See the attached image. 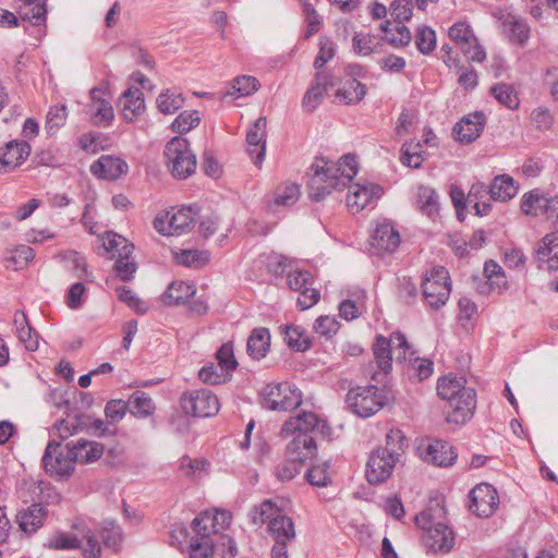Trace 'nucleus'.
Wrapping results in <instances>:
<instances>
[{
    "label": "nucleus",
    "instance_id": "obj_43",
    "mask_svg": "<svg viewBox=\"0 0 558 558\" xmlns=\"http://www.w3.org/2000/svg\"><path fill=\"white\" fill-rule=\"evenodd\" d=\"M104 246L110 253L111 258H119V256L130 257L134 250L132 243L117 233H108L104 241Z\"/></svg>",
    "mask_w": 558,
    "mask_h": 558
},
{
    "label": "nucleus",
    "instance_id": "obj_54",
    "mask_svg": "<svg viewBox=\"0 0 558 558\" xmlns=\"http://www.w3.org/2000/svg\"><path fill=\"white\" fill-rule=\"evenodd\" d=\"M302 463L288 458L278 463L275 468V475L280 482H288L295 477L300 473Z\"/></svg>",
    "mask_w": 558,
    "mask_h": 558
},
{
    "label": "nucleus",
    "instance_id": "obj_45",
    "mask_svg": "<svg viewBox=\"0 0 558 558\" xmlns=\"http://www.w3.org/2000/svg\"><path fill=\"white\" fill-rule=\"evenodd\" d=\"M417 204L420 209L429 217L437 214L439 208L438 195L436 191L429 186L421 185L417 189Z\"/></svg>",
    "mask_w": 558,
    "mask_h": 558
},
{
    "label": "nucleus",
    "instance_id": "obj_60",
    "mask_svg": "<svg viewBox=\"0 0 558 558\" xmlns=\"http://www.w3.org/2000/svg\"><path fill=\"white\" fill-rule=\"evenodd\" d=\"M101 536L106 546L118 550L122 541V532L113 521L105 522Z\"/></svg>",
    "mask_w": 558,
    "mask_h": 558
},
{
    "label": "nucleus",
    "instance_id": "obj_53",
    "mask_svg": "<svg viewBox=\"0 0 558 558\" xmlns=\"http://www.w3.org/2000/svg\"><path fill=\"white\" fill-rule=\"evenodd\" d=\"M201 122L198 111H183L172 122V130L178 133H187Z\"/></svg>",
    "mask_w": 558,
    "mask_h": 558
},
{
    "label": "nucleus",
    "instance_id": "obj_10",
    "mask_svg": "<svg viewBox=\"0 0 558 558\" xmlns=\"http://www.w3.org/2000/svg\"><path fill=\"white\" fill-rule=\"evenodd\" d=\"M345 402L353 413L368 417L385 405L386 398L376 386L372 385L351 389L347 395Z\"/></svg>",
    "mask_w": 558,
    "mask_h": 558
},
{
    "label": "nucleus",
    "instance_id": "obj_38",
    "mask_svg": "<svg viewBox=\"0 0 558 558\" xmlns=\"http://www.w3.org/2000/svg\"><path fill=\"white\" fill-rule=\"evenodd\" d=\"M270 347V335L266 328H256L247 339V353L255 360L264 357Z\"/></svg>",
    "mask_w": 558,
    "mask_h": 558
},
{
    "label": "nucleus",
    "instance_id": "obj_5",
    "mask_svg": "<svg viewBox=\"0 0 558 558\" xmlns=\"http://www.w3.org/2000/svg\"><path fill=\"white\" fill-rule=\"evenodd\" d=\"M167 166L177 179H186L196 169V156L185 138L173 137L165 148Z\"/></svg>",
    "mask_w": 558,
    "mask_h": 558
},
{
    "label": "nucleus",
    "instance_id": "obj_42",
    "mask_svg": "<svg viewBox=\"0 0 558 558\" xmlns=\"http://www.w3.org/2000/svg\"><path fill=\"white\" fill-rule=\"evenodd\" d=\"M231 373L220 364L208 362L198 371V378L206 385H221L231 379Z\"/></svg>",
    "mask_w": 558,
    "mask_h": 558
},
{
    "label": "nucleus",
    "instance_id": "obj_2",
    "mask_svg": "<svg viewBox=\"0 0 558 558\" xmlns=\"http://www.w3.org/2000/svg\"><path fill=\"white\" fill-rule=\"evenodd\" d=\"M465 384L464 377L447 376L438 380V396L447 400L450 408L447 414L448 423L465 424L473 417L476 408V392Z\"/></svg>",
    "mask_w": 558,
    "mask_h": 558
},
{
    "label": "nucleus",
    "instance_id": "obj_25",
    "mask_svg": "<svg viewBox=\"0 0 558 558\" xmlns=\"http://www.w3.org/2000/svg\"><path fill=\"white\" fill-rule=\"evenodd\" d=\"M292 436L293 438L286 447V457L303 464L316 454L317 447L314 436L305 434H294Z\"/></svg>",
    "mask_w": 558,
    "mask_h": 558
},
{
    "label": "nucleus",
    "instance_id": "obj_6",
    "mask_svg": "<svg viewBox=\"0 0 558 558\" xmlns=\"http://www.w3.org/2000/svg\"><path fill=\"white\" fill-rule=\"evenodd\" d=\"M263 407L271 411H290L302 404V393L292 384H268L262 391Z\"/></svg>",
    "mask_w": 558,
    "mask_h": 558
},
{
    "label": "nucleus",
    "instance_id": "obj_41",
    "mask_svg": "<svg viewBox=\"0 0 558 558\" xmlns=\"http://www.w3.org/2000/svg\"><path fill=\"white\" fill-rule=\"evenodd\" d=\"M130 412L141 418L150 416L155 412L153 399L144 391H134L128 400Z\"/></svg>",
    "mask_w": 558,
    "mask_h": 558
},
{
    "label": "nucleus",
    "instance_id": "obj_58",
    "mask_svg": "<svg viewBox=\"0 0 558 558\" xmlns=\"http://www.w3.org/2000/svg\"><path fill=\"white\" fill-rule=\"evenodd\" d=\"M413 355L414 352L410 349L407 354V360H409L414 374L420 378V380L429 377L433 373V362L425 359L413 357Z\"/></svg>",
    "mask_w": 558,
    "mask_h": 558
},
{
    "label": "nucleus",
    "instance_id": "obj_52",
    "mask_svg": "<svg viewBox=\"0 0 558 558\" xmlns=\"http://www.w3.org/2000/svg\"><path fill=\"white\" fill-rule=\"evenodd\" d=\"M330 465L328 462L314 465L306 473V480L313 486L326 487L331 482V475L329 473Z\"/></svg>",
    "mask_w": 558,
    "mask_h": 558
},
{
    "label": "nucleus",
    "instance_id": "obj_51",
    "mask_svg": "<svg viewBox=\"0 0 558 558\" xmlns=\"http://www.w3.org/2000/svg\"><path fill=\"white\" fill-rule=\"evenodd\" d=\"M545 204L546 197L544 195H541L537 191H531L523 195L521 209L527 216H537Z\"/></svg>",
    "mask_w": 558,
    "mask_h": 558
},
{
    "label": "nucleus",
    "instance_id": "obj_19",
    "mask_svg": "<svg viewBox=\"0 0 558 558\" xmlns=\"http://www.w3.org/2000/svg\"><path fill=\"white\" fill-rule=\"evenodd\" d=\"M397 462L389 457H385L383 451H372L367 464L365 476L369 484H379L387 481L396 466Z\"/></svg>",
    "mask_w": 558,
    "mask_h": 558
},
{
    "label": "nucleus",
    "instance_id": "obj_7",
    "mask_svg": "<svg viewBox=\"0 0 558 558\" xmlns=\"http://www.w3.org/2000/svg\"><path fill=\"white\" fill-rule=\"evenodd\" d=\"M197 213L192 207L159 213L154 219V228L162 235H181L190 232L196 222Z\"/></svg>",
    "mask_w": 558,
    "mask_h": 558
},
{
    "label": "nucleus",
    "instance_id": "obj_49",
    "mask_svg": "<svg viewBox=\"0 0 558 558\" xmlns=\"http://www.w3.org/2000/svg\"><path fill=\"white\" fill-rule=\"evenodd\" d=\"M177 263L186 267L201 268L209 259L206 252L198 250H183L175 254Z\"/></svg>",
    "mask_w": 558,
    "mask_h": 558
},
{
    "label": "nucleus",
    "instance_id": "obj_16",
    "mask_svg": "<svg viewBox=\"0 0 558 558\" xmlns=\"http://www.w3.org/2000/svg\"><path fill=\"white\" fill-rule=\"evenodd\" d=\"M424 461L437 466H450L456 461L458 453L449 442L440 439L429 441L425 448H421Z\"/></svg>",
    "mask_w": 558,
    "mask_h": 558
},
{
    "label": "nucleus",
    "instance_id": "obj_20",
    "mask_svg": "<svg viewBox=\"0 0 558 558\" xmlns=\"http://www.w3.org/2000/svg\"><path fill=\"white\" fill-rule=\"evenodd\" d=\"M337 78L327 72H317L314 84L305 93L302 107L306 112H312L320 104L324 94L330 87L337 85Z\"/></svg>",
    "mask_w": 558,
    "mask_h": 558
},
{
    "label": "nucleus",
    "instance_id": "obj_21",
    "mask_svg": "<svg viewBox=\"0 0 558 558\" xmlns=\"http://www.w3.org/2000/svg\"><path fill=\"white\" fill-rule=\"evenodd\" d=\"M485 125V114L476 111L463 117L453 128V134L458 142L470 144L480 137Z\"/></svg>",
    "mask_w": 558,
    "mask_h": 558
},
{
    "label": "nucleus",
    "instance_id": "obj_11",
    "mask_svg": "<svg viewBox=\"0 0 558 558\" xmlns=\"http://www.w3.org/2000/svg\"><path fill=\"white\" fill-rule=\"evenodd\" d=\"M180 404L185 414L197 417L213 416L220 407L217 396L203 388L184 392Z\"/></svg>",
    "mask_w": 558,
    "mask_h": 558
},
{
    "label": "nucleus",
    "instance_id": "obj_13",
    "mask_svg": "<svg viewBox=\"0 0 558 558\" xmlns=\"http://www.w3.org/2000/svg\"><path fill=\"white\" fill-rule=\"evenodd\" d=\"M85 427H92L99 436L108 433V426L102 420L95 418L92 421L89 416L84 414H76L73 417L68 415L66 418H61L53 425V429L62 440Z\"/></svg>",
    "mask_w": 558,
    "mask_h": 558
},
{
    "label": "nucleus",
    "instance_id": "obj_22",
    "mask_svg": "<svg viewBox=\"0 0 558 558\" xmlns=\"http://www.w3.org/2000/svg\"><path fill=\"white\" fill-rule=\"evenodd\" d=\"M535 258L538 268L558 269V232L548 233L538 242Z\"/></svg>",
    "mask_w": 558,
    "mask_h": 558
},
{
    "label": "nucleus",
    "instance_id": "obj_30",
    "mask_svg": "<svg viewBox=\"0 0 558 558\" xmlns=\"http://www.w3.org/2000/svg\"><path fill=\"white\" fill-rule=\"evenodd\" d=\"M46 519V510L40 504H33L19 511L16 520L20 529L26 534L35 533L43 526Z\"/></svg>",
    "mask_w": 558,
    "mask_h": 558
},
{
    "label": "nucleus",
    "instance_id": "obj_4",
    "mask_svg": "<svg viewBox=\"0 0 558 558\" xmlns=\"http://www.w3.org/2000/svg\"><path fill=\"white\" fill-rule=\"evenodd\" d=\"M416 524L424 531L423 542L434 551L447 553L454 544L452 530L441 521H435L430 511H423L415 518Z\"/></svg>",
    "mask_w": 558,
    "mask_h": 558
},
{
    "label": "nucleus",
    "instance_id": "obj_39",
    "mask_svg": "<svg viewBox=\"0 0 558 558\" xmlns=\"http://www.w3.org/2000/svg\"><path fill=\"white\" fill-rule=\"evenodd\" d=\"M365 94V85L355 78L349 77L343 85L337 89L336 98L345 105H352L361 101Z\"/></svg>",
    "mask_w": 558,
    "mask_h": 558
},
{
    "label": "nucleus",
    "instance_id": "obj_24",
    "mask_svg": "<svg viewBox=\"0 0 558 558\" xmlns=\"http://www.w3.org/2000/svg\"><path fill=\"white\" fill-rule=\"evenodd\" d=\"M128 168L120 157L102 155L90 166V172L99 179L117 180L126 173Z\"/></svg>",
    "mask_w": 558,
    "mask_h": 558
},
{
    "label": "nucleus",
    "instance_id": "obj_14",
    "mask_svg": "<svg viewBox=\"0 0 558 558\" xmlns=\"http://www.w3.org/2000/svg\"><path fill=\"white\" fill-rule=\"evenodd\" d=\"M470 510L477 517L488 518L498 507L496 489L488 483L476 485L470 493Z\"/></svg>",
    "mask_w": 558,
    "mask_h": 558
},
{
    "label": "nucleus",
    "instance_id": "obj_29",
    "mask_svg": "<svg viewBox=\"0 0 558 558\" xmlns=\"http://www.w3.org/2000/svg\"><path fill=\"white\" fill-rule=\"evenodd\" d=\"M193 535L189 541V558H213L217 544L206 532L192 530Z\"/></svg>",
    "mask_w": 558,
    "mask_h": 558
},
{
    "label": "nucleus",
    "instance_id": "obj_34",
    "mask_svg": "<svg viewBox=\"0 0 558 558\" xmlns=\"http://www.w3.org/2000/svg\"><path fill=\"white\" fill-rule=\"evenodd\" d=\"M195 292L194 286L183 281H173L161 295V302L167 306L184 304Z\"/></svg>",
    "mask_w": 558,
    "mask_h": 558
},
{
    "label": "nucleus",
    "instance_id": "obj_37",
    "mask_svg": "<svg viewBox=\"0 0 558 558\" xmlns=\"http://www.w3.org/2000/svg\"><path fill=\"white\" fill-rule=\"evenodd\" d=\"M407 447L408 444L403 433L400 429H391L386 435V446L376 450L383 451L385 457H389L398 462L405 452Z\"/></svg>",
    "mask_w": 558,
    "mask_h": 558
},
{
    "label": "nucleus",
    "instance_id": "obj_64",
    "mask_svg": "<svg viewBox=\"0 0 558 558\" xmlns=\"http://www.w3.org/2000/svg\"><path fill=\"white\" fill-rule=\"evenodd\" d=\"M335 56L333 43L328 38H322L319 41V51L314 61V68L319 70Z\"/></svg>",
    "mask_w": 558,
    "mask_h": 558
},
{
    "label": "nucleus",
    "instance_id": "obj_57",
    "mask_svg": "<svg viewBox=\"0 0 558 558\" xmlns=\"http://www.w3.org/2000/svg\"><path fill=\"white\" fill-rule=\"evenodd\" d=\"M484 272L492 288L501 289L506 286V277L502 268L494 260H488L484 265Z\"/></svg>",
    "mask_w": 558,
    "mask_h": 558
},
{
    "label": "nucleus",
    "instance_id": "obj_47",
    "mask_svg": "<svg viewBox=\"0 0 558 558\" xmlns=\"http://www.w3.org/2000/svg\"><path fill=\"white\" fill-rule=\"evenodd\" d=\"M184 104L182 94L167 89L157 98V107L165 114H173Z\"/></svg>",
    "mask_w": 558,
    "mask_h": 558
},
{
    "label": "nucleus",
    "instance_id": "obj_17",
    "mask_svg": "<svg viewBox=\"0 0 558 558\" xmlns=\"http://www.w3.org/2000/svg\"><path fill=\"white\" fill-rule=\"evenodd\" d=\"M400 244V234L395 227L384 221L376 226L369 240L371 248L375 254L393 252Z\"/></svg>",
    "mask_w": 558,
    "mask_h": 558
},
{
    "label": "nucleus",
    "instance_id": "obj_23",
    "mask_svg": "<svg viewBox=\"0 0 558 558\" xmlns=\"http://www.w3.org/2000/svg\"><path fill=\"white\" fill-rule=\"evenodd\" d=\"M266 125L267 120L265 117H259L253 124V126L247 131L246 142L250 146L248 153L252 157L253 162L260 167L264 161L265 153H266Z\"/></svg>",
    "mask_w": 558,
    "mask_h": 558
},
{
    "label": "nucleus",
    "instance_id": "obj_9",
    "mask_svg": "<svg viewBox=\"0 0 558 558\" xmlns=\"http://www.w3.org/2000/svg\"><path fill=\"white\" fill-rule=\"evenodd\" d=\"M71 449L65 445V451L61 449V442L50 440L45 449L41 462L46 473L57 478L69 477L75 465Z\"/></svg>",
    "mask_w": 558,
    "mask_h": 558
},
{
    "label": "nucleus",
    "instance_id": "obj_62",
    "mask_svg": "<svg viewBox=\"0 0 558 558\" xmlns=\"http://www.w3.org/2000/svg\"><path fill=\"white\" fill-rule=\"evenodd\" d=\"M113 269L121 280L130 281L137 269V265L133 259H131V256H119V258H116Z\"/></svg>",
    "mask_w": 558,
    "mask_h": 558
},
{
    "label": "nucleus",
    "instance_id": "obj_63",
    "mask_svg": "<svg viewBox=\"0 0 558 558\" xmlns=\"http://www.w3.org/2000/svg\"><path fill=\"white\" fill-rule=\"evenodd\" d=\"M49 547L53 549H76L81 547V542L76 536L58 533L49 539Z\"/></svg>",
    "mask_w": 558,
    "mask_h": 558
},
{
    "label": "nucleus",
    "instance_id": "obj_48",
    "mask_svg": "<svg viewBox=\"0 0 558 558\" xmlns=\"http://www.w3.org/2000/svg\"><path fill=\"white\" fill-rule=\"evenodd\" d=\"M448 35L452 41H454L461 50L464 47H469L472 43H474V34L471 29L470 25L464 22L454 23L448 31Z\"/></svg>",
    "mask_w": 558,
    "mask_h": 558
},
{
    "label": "nucleus",
    "instance_id": "obj_61",
    "mask_svg": "<svg viewBox=\"0 0 558 558\" xmlns=\"http://www.w3.org/2000/svg\"><path fill=\"white\" fill-rule=\"evenodd\" d=\"M217 363L225 369L232 373L238 367V362L234 359L233 345L231 342L223 343L216 353Z\"/></svg>",
    "mask_w": 558,
    "mask_h": 558
},
{
    "label": "nucleus",
    "instance_id": "obj_44",
    "mask_svg": "<svg viewBox=\"0 0 558 558\" xmlns=\"http://www.w3.org/2000/svg\"><path fill=\"white\" fill-rule=\"evenodd\" d=\"M490 94L500 105H504L511 110L519 107V97L512 85L498 83L490 87Z\"/></svg>",
    "mask_w": 558,
    "mask_h": 558
},
{
    "label": "nucleus",
    "instance_id": "obj_3",
    "mask_svg": "<svg viewBox=\"0 0 558 558\" xmlns=\"http://www.w3.org/2000/svg\"><path fill=\"white\" fill-rule=\"evenodd\" d=\"M393 350L398 351V354L396 355V361L398 363L407 361L410 344L401 332H392L389 338L384 336L376 337L373 351L378 372L373 375V379L377 380V377L380 374L387 375L391 371Z\"/></svg>",
    "mask_w": 558,
    "mask_h": 558
},
{
    "label": "nucleus",
    "instance_id": "obj_46",
    "mask_svg": "<svg viewBox=\"0 0 558 558\" xmlns=\"http://www.w3.org/2000/svg\"><path fill=\"white\" fill-rule=\"evenodd\" d=\"M259 82L256 77L250 75L238 76L233 80L232 90L227 92L226 96L235 95L236 98L254 94L259 88Z\"/></svg>",
    "mask_w": 558,
    "mask_h": 558
},
{
    "label": "nucleus",
    "instance_id": "obj_15",
    "mask_svg": "<svg viewBox=\"0 0 558 558\" xmlns=\"http://www.w3.org/2000/svg\"><path fill=\"white\" fill-rule=\"evenodd\" d=\"M381 194L383 189L379 185L356 183L349 187L347 205L353 214H357L379 198Z\"/></svg>",
    "mask_w": 558,
    "mask_h": 558
},
{
    "label": "nucleus",
    "instance_id": "obj_50",
    "mask_svg": "<svg viewBox=\"0 0 558 558\" xmlns=\"http://www.w3.org/2000/svg\"><path fill=\"white\" fill-rule=\"evenodd\" d=\"M299 196V185L294 183H286L277 187L274 204L276 206H291L296 203Z\"/></svg>",
    "mask_w": 558,
    "mask_h": 558
},
{
    "label": "nucleus",
    "instance_id": "obj_31",
    "mask_svg": "<svg viewBox=\"0 0 558 558\" xmlns=\"http://www.w3.org/2000/svg\"><path fill=\"white\" fill-rule=\"evenodd\" d=\"M75 462L89 463L101 458L104 453L102 445L92 441L80 439L76 442H68Z\"/></svg>",
    "mask_w": 558,
    "mask_h": 558
},
{
    "label": "nucleus",
    "instance_id": "obj_40",
    "mask_svg": "<svg viewBox=\"0 0 558 558\" xmlns=\"http://www.w3.org/2000/svg\"><path fill=\"white\" fill-rule=\"evenodd\" d=\"M381 29L385 34V39L396 48L405 47L412 40L410 29L401 23L392 24L390 22H386L381 26Z\"/></svg>",
    "mask_w": 558,
    "mask_h": 558
},
{
    "label": "nucleus",
    "instance_id": "obj_56",
    "mask_svg": "<svg viewBox=\"0 0 558 558\" xmlns=\"http://www.w3.org/2000/svg\"><path fill=\"white\" fill-rule=\"evenodd\" d=\"M415 43L420 52H422L423 54H428L430 51L435 49L436 46L435 32L427 26L420 27L417 29Z\"/></svg>",
    "mask_w": 558,
    "mask_h": 558
},
{
    "label": "nucleus",
    "instance_id": "obj_33",
    "mask_svg": "<svg viewBox=\"0 0 558 558\" xmlns=\"http://www.w3.org/2000/svg\"><path fill=\"white\" fill-rule=\"evenodd\" d=\"M16 9L20 17L33 25H41L46 21V0H17Z\"/></svg>",
    "mask_w": 558,
    "mask_h": 558
},
{
    "label": "nucleus",
    "instance_id": "obj_8",
    "mask_svg": "<svg viewBox=\"0 0 558 558\" xmlns=\"http://www.w3.org/2000/svg\"><path fill=\"white\" fill-rule=\"evenodd\" d=\"M422 292L430 307L439 308L445 305L451 292L447 269L439 266L427 272L422 282Z\"/></svg>",
    "mask_w": 558,
    "mask_h": 558
},
{
    "label": "nucleus",
    "instance_id": "obj_27",
    "mask_svg": "<svg viewBox=\"0 0 558 558\" xmlns=\"http://www.w3.org/2000/svg\"><path fill=\"white\" fill-rule=\"evenodd\" d=\"M502 33L512 43L522 45L529 37V26L526 22L512 13H501L498 16Z\"/></svg>",
    "mask_w": 558,
    "mask_h": 558
},
{
    "label": "nucleus",
    "instance_id": "obj_26",
    "mask_svg": "<svg viewBox=\"0 0 558 558\" xmlns=\"http://www.w3.org/2000/svg\"><path fill=\"white\" fill-rule=\"evenodd\" d=\"M231 522V515L227 511H216L214 514L204 512L192 521V530H202L210 536L217 535L227 529Z\"/></svg>",
    "mask_w": 558,
    "mask_h": 558
},
{
    "label": "nucleus",
    "instance_id": "obj_32",
    "mask_svg": "<svg viewBox=\"0 0 558 558\" xmlns=\"http://www.w3.org/2000/svg\"><path fill=\"white\" fill-rule=\"evenodd\" d=\"M268 531L274 542L292 543L295 539L294 523L283 514H277L268 522Z\"/></svg>",
    "mask_w": 558,
    "mask_h": 558
},
{
    "label": "nucleus",
    "instance_id": "obj_12",
    "mask_svg": "<svg viewBox=\"0 0 558 558\" xmlns=\"http://www.w3.org/2000/svg\"><path fill=\"white\" fill-rule=\"evenodd\" d=\"M294 434L328 437L330 435V427L314 412L304 411L295 416L289 417L281 427L282 437L287 438Z\"/></svg>",
    "mask_w": 558,
    "mask_h": 558
},
{
    "label": "nucleus",
    "instance_id": "obj_1",
    "mask_svg": "<svg viewBox=\"0 0 558 558\" xmlns=\"http://www.w3.org/2000/svg\"><path fill=\"white\" fill-rule=\"evenodd\" d=\"M313 175L310 181V196L319 202L333 190H343L357 174V162L354 156H343L335 162L325 158H316L312 165Z\"/></svg>",
    "mask_w": 558,
    "mask_h": 558
},
{
    "label": "nucleus",
    "instance_id": "obj_36",
    "mask_svg": "<svg viewBox=\"0 0 558 558\" xmlns=\"http://www.w3.org/2000/svg\"><path fill=\"white\" fill-rule=\"evenodd\" d=\"M120 105L122 107L124 118L130 121L133 120V118L140 114L145 108L143 93L135 87L129 88L123 93L120 99Z\"/></svg>",
    "mask_w": 558,
    "mask_h": 558
},
{
    "label": "nucleus",
    "instance_id": "obj_59",
    "mask_svg": "<svg viewBox=\"0 0 558 558\" xmlns=\"http://www.w3.org/2000/svg\"><path fill=\"white\" fill-rule=\"evenodd\" d=\"M66 116L68 112L65 106L52 107L47 114L46 129L48 133L53 134L60 126H62L65 123Z\"/></svg>",
    "mask_w": 558,
    "mask_h": 558
},
{
    "label": "nucleus",
    "instance_id": "obj_18",
    "mask_svg": "<svg viewBox=\"0 0 558 558\" xmlns=\"http://www.w3.org/2000/svg\"><path fill=\"white\" fill-rule=\"evenodd\" d=\"M31 154V146L25 141H10L0 148V173H8L19 167Z\"/></svg>",
    "mask_w": 558,
    "mask_h": 558
},
{
    "label": "nucleus",
    "instance_id": "obj_35",
    "mask_svg": "<svg viewBox=\"0 0 558 558\" xmlns=\"http://www.w3.org/2000/svg\"><path fill=\"white\" fill-rule=\"evenodd\" d=\"M517 193L518 186L508 174L497 175L488 189L489 198L496 202H507L513 198Z\"/></svg>",
    "mask_w": 558,
    "mask_h": 558
},
{
    "label": "nucleus",
    "instance_id": "obj_28",
    "mask_svg": "<svg viewBox=\"0 0 558 558\" xmlns=\"http://www.w3.org/2000/svg\"><path fill=\"white\" fill-rule=\"evenodd\" d=\"M102 90L94 87L90 90V104L88 112L96 125H108L114 118L113 108L109 100L101 97Z\"/></svg>",
    "mask_w": 558,
    "mask_h": 558
},
{
    "label": "nucleus",
    "instance_id": "obj_55",
    "mask_svg": "<svg viewBox=\"0 0 558 558\" xmlns=\"http://www.w3.org/2000/svg\"><path fill=\"white\" fill-rule=\"evenodd\" d=\"M118 298L126 303L133 311H135L137 314H145L148 311V304L137 298L131 289L128 287H120L117 289Z\"/></svg>",
    "mask_w": 558,
    "mask_h": 558
}]
</instances>
